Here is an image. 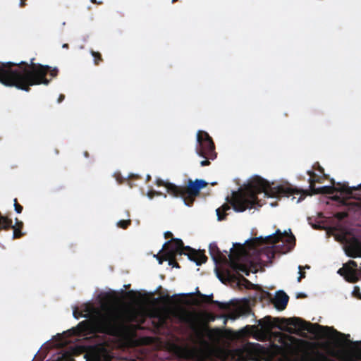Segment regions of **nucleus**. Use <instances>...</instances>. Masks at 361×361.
Instances as JSON below:
<instances>
[{"label": "nucleus", "instance_id": "4c0bfd02", "mask_svg": "<svg viewBox=\"0 0 361 361\" xmlns=\"http://www.w3.org/2000/svg\"><path fill=\"white\" fill-rule=\"evenodd\" d=\"M346 216H347V214L344 213V212H339L336 214V217L338 219H343Z\"/></svg>", "mask_w": 361, "mask_h": 361}, {"label": "nucleus", "instance_id": "6e6d98bb", "mask_svg": "<svg viewBox=\"0 0 361 361\" xmlns=\"http://www.w3.org/2000/svg\"><path fill=\"white\" fill-rule=\"evenodd\" d=\"M11 168H12V169H16V168H17V166H16V165L13 166Z\"/></svg>", "mask_w": 361, "mask_h": 361}, {"label": "nucleus", "instance_id": "39448f33", "mask_svg": "<svg viewBox=\"0 0 361 361\" xmlns=\"http://www.w3.org/2000/svg\"><path fill=\"white\" fill-rule=\"evenodd\" d=\"M262 352L260 344L247 343L242 348L233 350L218 348L214 350V355L221 361H257Z\"/></svg>", "mask_w": 361, "mask_h": 361}, {"label": "nucleus", "instance_id": "3c124183", "mask_svg": "<svg viewBox=\"0 0 361 361\" xmlns=\"http://www.w3.org/2000/svg\"><path fill=\"white\" fill-rule=\"evenodd\" d=\"M299 297H305V295L300 294V295L298 296V298H299Z\"/></svg>", "mask_w": 361, "mask_h": 361}, {"label": "nucleus", "instance_id": "7ed1b4c3", "mask_svg": "<svg viewBox=\"0 0 361 361\" xmlns=\"http://www.w3.org/2000/svg\"><path fill=\"white\" fill-rule=\"evenodd\" d=\"M137 319V312L134 309H110L101 317L99 324L102 332L114 335Z\"/></svg>", "mask_w": 361, "mask_h": 361}, {"label": "nucleus", "instance_id": "8fccbe9b", "mask_svg": "<svg viewBox=\"0 0 361 361\" xmlns=\"http://www.w3.org/2000/svg\"><path fill=\"white\" fill-rule=\"evenodd\" d=\"M279 341H280V342H281V343H283L284 345H288L285 341H283V338H281L279 339Z\"/></svg>", "mask_w": 361, "mask_h": 361}, {"label": "nucleus", "instance_id": "f3484780", "mask_svg": "<svg viewBox=\"0 0 361 361\" xmlns=\"http://www.w3.org/2000/svg\"><path fill=\"white\" fill-rule=\"evenodd\" d=\"M228 256L230 258L229 266L237 274H239V272L241 271L246 276H249L250 269L246 265L239 262L238 261V258L234 259L233 254H230ZM237 257H238V256H237Z\"/></svg>", "mask_w": 361, "mask_h": 361}, {"label": "nucleus", "instance_id": "680f3d73", "mask_svg": "<svg viewBox=\"0 0 361 361\" xmlns=\"http://www.w3.org/2000/svg\"><path fill=\"white\" fill-rule=\"evenodd\" d=\"M149 178H150V176H148L147 177V179H149Z\"/></svg>", "mask_w": 361, "mask_h": 361}, {"label": "nucleus", "instance_id": "f8f14e48", "mask_svg": "<svg viewBox=\"0 0 361 361\" xmlns=\"http://www.w3.org/2000/svg\"><path fill=\"white\" fill-rule=\"evenodd\" d=\"M238 285L240 287L243 286L246 289H255L257 290V293H256L253 297L255 301L258 300L262 302L271 298V294L269 292L263 290L259 286L253 284L242 275L239 276Z\"/></svg>", "mask_w": 361, "mask_h": 361}, {"label": "nucleus", "instance_id": "423d86ee", "mask_svg": "<svg viewBox=\"0 0 361 361\" xmlns=\"http://www.w3.org/2000/svg\"><path fill=\"white\" fill-rule=\"evenodd\" d=\"M164 255L177 256L185 255L188 257L190 261L195 262L196 265L200 266L207 261L204 250H195L189 246H184L183 242L179 238H172L164 245Z\"/></svg>", "mask_w": 361, "mask_h": 361}, {"label": "nucleus", "instance_id": "37998d69", "mask_svg": "<svg viewBox=\"0 0 361 361\" xmlns=\"http://www.w3.org/2000/svg\"><path fill=\"white\" fill-rule=\"evenodd\" d=\"M193 295H194L193 293H188V294H181L180 295L182 296V297H185V296H193Z\"/></svg>", "mask_w": 361, "mask_h": 361}, {"label": "nucleus", "instance_id": "c03bdc74", "mask_svg": "<svg viewBox=\"0 0 361 361\" xmlns=\"http://www.w3.org/2000/svg\"><path fill=\"white\" fill-rule=\"evenodd\" d=\"M318 170H319V171L320 173H323L324 175V169L322 166H319Z\"/></svg>", "mask_w": 361, "mask_h": 361}, {"label": "nucleus", "instance_id": "4be33fe9", "mask_svg": "<svg viewBox=\"0 0 361 361\" xmlns=\"http://www.w3.org/2000/svg\"><path fill=\"white\" fill-rule=\"evenodd\" d=\"M240 316H248L252 313V310L250 307V301L246 300L245 304L240 306L238 308Z\"/></svg>", "mask_w": 361, "mask_h": 361}, {"label": "nucleus", "instance_id": "f704fd0d", "mask_svg": "<svg viewBox=\"0 0 361 361\" xmlns=\"http://www.w3.org/2000/svg\"><path fill=\"white\" fill-rule=\"evenodd\" d=\"M224 275L226 276L227 279H231L233 276L231 271L228 269H226L225 271H224Z\"/></svg>", "mask_w": 361, "mask_h": 361}, {"label": "nucleus", "instance_id": "9d476101", "mask_svg": "<svg viewBox=\"0 0 361 361\" xmlns=\"http://www.w3.org/2000/svg\"><path fill=\"white\" fill-rule=\"evenodd\" d=\"M173 315L181 323L187 324L198 336L202 335L198 326V318L196 314L183 308H178L173 311Z\"/></svg>", "mask_w": 361, "mask_h": 361}, {"label": "nucleus", "instance_id": "a19ab883", "mask_svg": "<svg viewBox=\"0 0 361 361\" xmlns=\"http://www.w3.org/2000/svg\"><path fill=\"white\" fill-rule=\"evenodd\" d=\"M64 99H65V95L64 94H60L59 98H58V102L60 103L62 101H63Z\"/></svg>", "mask_w": 361, "mask_h": 361}, {"label": "nucleus", "instance_id": "2f4dec72", "mask_svg": "<svg viewBox=\"0 0 361 361\" xmlns=\"http://www.w3.org/2000/svg\"><path fill=\"white\" fill-rule=\"evenodd\" d=\"M240 317L238 311L237 312H231L228 314L227 318L235 320Z\"/></svg>", "mask_w": 361, "mask_h": 361}, {"label": "nucleus", "instance_id": "58836bf2", "mask_svg": "<svg viewBox=\"0 0 361 361\" xmlns=\"http://www.w3.org/2000/svg\"><path fill=\"white\" fill-rule=\"evenodd\" d=\"M78 327L79 328L85 327L84 329H82V331H85L86 330L85 329L87 328V324H86L85 322H82L78 324Z\"/></svg>", "mask_w": 361, "mask_h": 361}, {"label": "nucleus", "instance_id": "de8ad7c7", "mask_svg": "<svg viewBox=\"0 0 361 361\" xmlns=\"http://www.w3.org/2000/svg\"><path fill=\"white\" fill-rule=\"evenodd\" d=\"M217 276L221 281H223V278L219 271H217Z\"/></svg>", "mask_w": 361, "mask_h": 361}, {"label": "nucleus", "instance_id": "e433bc0d", "mask_svg": "<svg viewBox=\"0 0 361 361\" xmlns=\"http://www.w3.org/2000/svg\"><path fill=\"white\" fill-rule=\"evenodd\" d=\"M68 344V341L64 340V341H59L56 345L58 346V347H61V346H63V345H66Z\"/></svg>", "mask_w": 361, "mask_h": 361}, {"label": "nucleus", "instance_id": "79ce46f5", "mask_svg": "<svg viewBox=\"0 0 361 361\" xmlns=\"http://www.w3.org/2000/svg\"><path fill=\"white\" fill-rule=\"evenodd\" d=\"M27 1V0H20V6L21 7L25 6V4H26V3H25V1Z\"/></svg>", "mask_w": 361, "mask_h": 361}, {"label": "nucleus", "instance_id": "7c9ffc66", "mask_svg": "<svg viewBox=\"0 0 361 361\" xmlns=\"http://www.w3.org/2000/svg\"><path fill=\"white\" fill-rule=\"evenodd\" d=\"M298 269H299V274H300V276L298 278V281L300 282L302 279L305 278V272L302 271V266H299Z\"/></svg>", "mask_w": 361, "mask_h": 361}, {"label": "nucleus", "instance_id": "412c9836", "mask_svg": "<svg viewBox=\"0 0 361 361\" xmlns=\"http://www.w3.org/2000/svg\"><path fill=\"white\" fill-rule=\"evenodd\" d=\"M230 209H231V207H230V206L228 204H224L221 207L216 209V215H217V217H218V220L219 221L224 220L226 219V215H227L226 212L227 210H229Z\"/></svg>", "mask_w": 361, "mask_h": 361}, {"label": "nucleus", "instance_id": "c9c22d12", "mask_svg": "<svg viewBox=\"0 0 361 361\" xmlns=\"http://www.w3.org/2000/svg\"><path fill=\"white\" fill-rule=\"evenodd\" d=\"M211 159H205V160H203L200 162V165L202 166H209L210 164V160Z\"/></svg>", "mask_w": 361, "mask_h": 361}, {"label": "nucleus", "instance_id": "13d9d810", "mask_svg": "<svg viewBox=\"0 0 361 361\" xmlns=\"http://www.w3.org/2000/svg\"><path fill=\"white\" fill-rule=\"evenodd\" d=\"M92 2L95 3L96 0H91Z\"/></svg>", "mask_w": 361, "mask_h": 361}, {"label": "nucleus", "instance_id": "cd10ccee", "mask_svg": "<svg viewBox=\"0 0 361 361\" xmlns=\"http://www.w3.org/2000/svg\"><path fill=\"white\" fill-rule=\"evenodd\" d=\"M13 205L14 209L16 213L20 214L23 209V207L22 205H20L18 202L16 198L13 200Z\"/></svg>", "mask_w": 361, "mask_h": 361}, {"label": "nucleus", "instance_id": "c756f323", "mask_svg": "<svg viewBox=\"0 0 361 361\" xmlns=\"http://www.w3.org/2000/svg\"><path fill=\"white\" fill-rule=\"evenodd\" d=\"M343 267H348L351 269H357V262L354 260H350L347 264H344Z\"/></svg>", "mask_w": 361, "mask_h": 361}, {"label": "nucleus", "instance_id": "09e8293b", "mask_svg": "<svg viewBox=\"0 0 361 361\" xmlns=\"http://www.w3.org/2000/svg\"><path fill=\"white\" fill-rule=\"evenodd\" d=\"M73 350V349L69 347V361H73V360L71 358V351Z\"/></svg>", "mask_w": 361, "mask_h": 361}, {"label": "nucleus", "instance_id": "4d7b16f0", "mask_svg": "<svg viewBox=\"0 0 361 361\" xmlns=\"http://www.w3.org/2000/svg\"><path fill=\"white\" fill-rule=\"evenodd\" d=\"M66 334H68V331L63 332L64 335H66Z\"/></svg>", "mask_w": 361, "mask_h": 361}, {"label": "nucleus", "instance_id": "864d4df0", "mask_svg": "<svg viewBox=\"0 0 361 361\" xmlns=\"http://www.w3.org/2000/svg\"><path fill=\"white\" fill-rule=\"evenodd\" d=\"M160 322H161V324H163L164 322V319H161Z\"/></svg>", "mask_w": 361, "mask_h": 361}, {"label": "nucleus", "instance_id": "b1692460", "mask_svg": "<svg viewBox=\"0 0 361 361\" xmlns=\"http://www.w3.org/2000/svg\"><path fill=\"white\" fill-rule=\"evenodd\" d=\"M262 255H266L267 259L269 261H271L273 258H274L275 251H274L273 247H268L262 252Z\"/></svg>", "mask_w": 361, "mask_h": 361}, {"label": "nucleus", "instance_id": "2eb2a0df", "mask_svg": "<svg viewBox=\"0 0 361 361\" xmlns=\"http://www.w3.org/2000/svg\"><path fill=\"white\" fill-rule=\"evenodd\" d=\"M209 251L211 257L216 264L219 263H226L228 259L226 256H224L219 249L217 245L215 243H212L209 244Z\"/></svg>", "mask_w": 361, "mask_h": 361}, {"label": "nucleus", "instance_id": "a211bd4d", "mask_svg": "<svg viewBox=\"0 0 361 361\" xmlns=\"http://www.w3.org/2000/svg\"><path fill=\"white\" fill-rule=\"evenodd\" d=\"M346 255L348 257L356 258L361 256V245L357 240L350 243L345 249Z\"/></svg>", "mask_w": 361, "mask_h": 361}, {"label": "nucleus", "instance_id": "6e6552de", "mask_svg": "<svg viewBox=\"0 0 361 361\" xmlns=\"http://www.w3.org/2000/svg\"><path fill=\"white\" fill-rule=\"evenodd\" d=\"M259 239H261L264 244L272 245L276 247L277 246L276 244L282 243L283 245L286 242V248L281 251L283 253L290 251L295 245V238L291 233L288 235L286 232L281 233L279 229H278L275 233L269 235L264 238L260 237Z\"/></svg>", "mask_w": 361, "mask_h": 361}, {"label": "nucleus", "instance_id": "f03ea898", "mask_svg": "<svg viewBox=\"0 0 361 361\" xmlns=\"http://www.w3.org/2000/svg\"><path fill=\"white\" fill-rule=\"evenodd\" d=\"M293 189L290 186L276 185L271 186L269 183L262 178L256 176L253 177L244 189L238 192H233L230 204L237 212H243L247 209L260 207L262 206L261 200L257 195L264 193V197L280 198L290 197L294 195H300L296 202H301L305 197L307 192Z\"/></svg>", "mask_w": 361, "mask_h": 361}, {"label": "nucleus", "instance_id": "dca6fc26", "mask_svg": "<svg viewBox=\"0 0 361 361\" xmlns=\"http://www.w3.org/2000/svg\"><path fill=\"white\" fill-rule=\"evenodd\" d=\"M289 297L283 290L276 292L273 303L276 309L279 310H283L288 302Z\"/></svg>", "mask_w": 361, "mask_h": 361}, {"label": "nucleus", "instance_id": "bf43d9fd", "mask_svg": "<svg viewBox=\"0 0 361 361\" xmlns=\"http://www.w3.org/2000/svg\"><path fill=\"white\" fill-rule=\"evenodd\" d=\"M178 0H172V2L174 3L176 1H177Z\"/></svg>", "mask_w": 361, "mask_h": 361}, {"label": "nucleus", "instance_id": "a18cd8bd", "mask_svg": "<svg viewBox=\"0 0 361 361\" xmlns=\"http://www.w3.org/2000/svg\"><path fill=\"white\" fill-rule=\"evenodd\" d=\"M163 299H165V300L169 301V300H171V297L169 295H166V296L163 297Z\"/></svg>", "mask_w": 361, "mask_h": 361}, {"label": "nucleus", "instance_id": "bb28decb", "mask_svg": "<svg viewBox=\"0 0 361 361\" xmlns=\"http://www.w3.org/2000/svg\"><path fill=\"white\" fill-rule=\"evenodd\" d=\"M92 55L94 57V63L96 65H98L99 63L102 61V56L99 52H96V51H92Z\"/></svg>", "mask_w": 361, "mask_h": 361}, {"label": "nucleus", "instance_id": "603ef678", "mask_svg": "<svg viewBox=\"0 0 361 361\" xmlns=\"http://www.w3.org/2000/svg\"><path fill=\"white\" fill-rule=\"evenodd\" d=\"M63 47H68V44H64L63 45Z\"/></svg>", "mask_w": 361, "mask_h": 361}, {"label": "nucleus", "instance_id": "c85d7f7f", "mask_svg": "<svg viewBox=\"0 0 361 361\" xmlns=\"http://www.w3.org/2000/svg\"><path fill=\"white\" fill-rule=\"evenodd\" d=\"M353 295L357 299L361 300V292L358 286H355L353 290Z\"/></svg>", "mask_w": 361, "mask_h": 361}, {"label": "nucleus", "instance_id": "aec40b11", "mask_svg": "<svg viewBox=\"0 0 361 361\" xmlns=\"http://www.w3.org/2000/svg\"><path fill=\"white\" fill-rule=\"evenodd\" d=\"M307 173L310 176L308 182L310 183V190L311 194H313V191L316 190L317 188L315 187L316 183H322L321 178L318 176L313 171L308 170Z\"/></svg>", "mask_w": 361, "mask_h": 361}, {"label": "nucleus", "instance_id": "a878e982", "mask_svg": "<svg viewBox=\"0 0 361 361\" xmlns=\"http://www.w3.org/2000/svg\"><path fill=\"white\" fill-rule=\"evenodd\" d=\"M131 224V220H120L117 222V226L123 229H126Z\"/></svg>", "mask_w": 361, "mask_h": 361}, {"label": "nucleus", "instance_id": "9b49d317", "mask_svg": "<svg viewBox=\"0 0 361 361\" xmlns=\"http://www.w3.org/2000/svg\"><path fill=\"white\" fill-rule=\"evenodd\" d=\"M16 224L13 226V221L11 219L3 216L0 212V232L1 231H8L10 228L13 229V238L17 239L23 236L24 233L22 232L23 228V222L16 219Z\"/></svg>", "mask_w": 361, "mask_h": 361}, {"label": "nucleus", "instance_id": "393cba45", "mask_svg": "<svg viewBox=\"0 0 361 361\" xmlns=\"http://www.w3.org/2000/svg\"><path fill=\"white\" fill-rule=\"evenodd\" d=\"M271 348L276 354L282 355L285 352V348L282 345H279L277 344L273 343L271 345Z\"/></svg>", "mask_w": 361, "mask_h": 361}, {"label": "nucleus", "instance_id": "4468645a", "mask_svg": "<svg viewBox=\"0 0 361 361\" xmlns=\"http://www.w3.org/2000/svg\"><path fill=\"white\" fill-rule=\"evenodd\" d=\"M338 274L343 276L345 280L349 283H356L359 280L357 269H355L343 267L338 269Z\"/></svg>", "mask_w": 361, "mask_h": 361}, {"label": "nucleus", "instance_id": "0eeeda50", "mask_svg": "<svg viewBox=\"0 0 361 361\" xmlns=\"http://www.w3.org/2000/svg\"><path fill=\"white\" fill-rule=\"evenodd\" d=\"M197 142L196 152L199 156L211 160L216 159L217 154L215 152L214 143L207 132L199 130L197 133Z\"/></svg>", "mask_w": 361, "mask_h": 361}, {"label": "nucleus", "instance_id": "ddd939ff", "mask_svg": "<svg viewBox=\"0 0 361 361\" xmlns=\"http://www.w3.org/2000/svg\"><path fill=\"white\" fill-rule=\"evenodd\" d=\"M0 82L13 87V62H0Z\"/></svg>", "mask_w": 361, "mask_h": 361}, {"label": "nucleus", "instance_id": "72a5a7b5", "mask_svg": "<svg viewBox=\"0 0 361 361\" xmlns=\"http://www.w3.org/2000/svg\"><path fill=\"white\" fill-rule=\"evenodd\" d=\"M157 260L159 261V264H161L163 263L164 261H166L164 259V252H163V254L161 255H157L156 256Z\"/></svg>", "mask_w": 361, "mask_h": 361}, {"label": "nucleus", "instance_id": "1a4fd4ad", "mask_svg": "<svg viewBox=\"0 0 361 361\" xmlns=\"http://www.w3.org/2000/svg\"><path fill=\"white\" fill-rule=\"evenodd\" d=\"M361 190V183L357 187H349L345 184L338 183L336 186H323L317 188L316 190L313 191V194H327L333 195L336 192H340L341 194L347 198L356 199L355 195L353 192Z\"/></svg>", "mask_w": 361, "mask_h": 361}, {"label": "nucleus", "instance_id": "f257e3e1", "mask_svg": "<svg viewBox=\"0 0 361 361\" xmlns=\"http://www.w3.org/2000/svg\"><path fill=\"white\" fill-rule=\"evenodd\" d=\"M258 323L261 326L260 329L258 326L247 325L243 329L247 335H252L258 341H264L267 334L274 327L298 335H301L300 332L305 331L323 335H327L330 331H333L339 336L345 337L347 341L340 344V349L329 350L327 353L328 355L338 361H361V341H350L348 339L349 334H342L333 327L322 326L319 324H312L299 317L275 318L273 321L271 316H266L259 319Z\"/></svg>", "mask_w": 361, "mask_h": 361}, {"label": "nucleus", "instance_id": "052dcab7", "mask_svg": "<svg viewBox=\"0 0 361 361\" xmlns=\"http://www.w3.org/2000/svg\"><path fill=\"white\" fill-rule=\"evenodd\" d=\"M216 183H212V185H216Z\"/></svg>", "mask_w": 361, "mask_h": 361}, {"label": "nucleus", "instance_id": "49530a36", "mask_svg": "<svg viewBox=\"0 0 361 361\" xmlns=\"http://www.w3.org/2000/svg\"><path fill=\"white\" fill-rule=\"evenodd\" d=\"M68 332H69V336H71L72 334H75V330L74 329H69L68 330Z\"/></svg>", "mask_w": 361, "mask_h": 361}, {"label": "nucleus", "instance_id": "5fc2aeb1", "mask_svg": "<svg viewBox=\"0 0 361 361\" xmlns=\"http://www.w3.org/2000/svg\"><path fill=\"white\" fill-rule=\"evenodd\" d=\"M85 156L88 157V153L87 152H85Z\"/></svg>", "mask_w": 361, "mask_h": 361}, {"label": "nucleus", "instance_id": "5701e85b", "mask_svg": "<svg viewBox=\"0 0 361 361\" xmlns=\"http://www.w3.org/2000/svg\"><path fill=\"white\" fill-rule=\"evenodd\" d=\"M176 256H173L172 254L170 255H164V259L169 262V264L173 267L180 268L179 264L176 262Z\"/></svg>", "mask_w": 361, "mask_h": 361}, {"label": "nucleus", "instance_id": "473e14b6", "mask_svg": "<svg viewBox=\"0 0 361 361\" xmlns=\"http://www.w3.org/2000/svg\"><path fill=\"white\" fill-rule=\"evenodd\" d=\"M73 314L75 318L76 319H78L79 317L84 316L82 312H80L78 310H77L76 308H74Z\"/></svg>", "mask_w": 361, "mask_h": 361}, {"label": "nucleus", "instance_id": "20e7f679", "mask_svg": "<svg viewBox=\"0 0 361 361\" xmlns=\"http://www.w3.org/2000/svg\"><path fill=\"white\" fill-rule=\"evenodd\" d=\"M156 184L158 186H164L171 196L181 198L188 207L192 206L196 197L200 195L201 189L207 185V183L202 179H196L195 180L188 179L185 185H177L172 183L165 182L161 179H157Z\"/></svg>", "mask_w": 361, "mask_h": 361}, {"label": "nucleus", "instance_id": "ea45409f", "mask_svg": "<svg viewBox=\"0 0 361 361\" xmlns=\"http://www.w3.org/2000/svg\"><path fill=\"white\" fill-rule=\"evenodd\" d=\"M164 237L166 238H172L173 237V234L170 231H166L165 233H164Z\"/></svg>", "mask_w": 361, "mask_h": 361}, {"label": "nucleus", "instance_id": "6ab92c4d", "mask_svg": "<svg viewBox=\"0 0 361 361\" xmlns=\"http://www.w3.org/2000/svg\"><path fill=\"white\" fill-rule=\"evenodd\" d=\"M197 295L202 299V302L204 303H212L216 305L221 310H228L229 308V305L227 303L219 302L217 300H213V295H207L201 293L197 290Z\"/></svg>", "mask_w": 361, "mask_h": 361}]
</instances>
